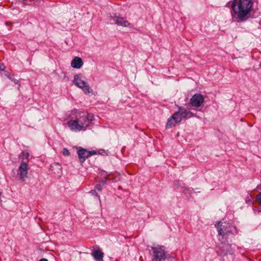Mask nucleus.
Wrapping results in <instances>:
<instances>
[{"instance_id":"f257e3e1","label":"nucleus","mask_w":261,"mask_h":261,"mask_svg":"<svg viewBox=\"0 0 261 261\" xmlns=\"http://www.w3.org/2000/svg\"><path fill=\"white\" fill-rule=\"evenodd\" d=\"M253 0H233L231 2L232 18L238 21H244L251 12Z\"/></svg>"},{"instance_id":"f03ea898","label":"nucleus","mask_w":261,"mask_h":261,"mask_svg":"<svg viewBox=\"0 0 261 261\" xmlns=\"http://www.w3.org/2000/svg\"><path fill=\"white\" fill-rule=\"evenodd\" d=\"M178 111L175 112L168 119L166 127L170 128L174 126L176 124L180 122L182 118H190L193 116L190 111H187L185 108L179 107Z\"/></svg>"},{"instance_id":"9d476101","label":"nucleus","mask_w":261,"mask_h":261,"mask_svg":"<svg viewBox=\"0 0 261 261\" xmlns=\"http://www.w3.org/2000/svg\"><path fill=\"white\" fill-rule=\"evenodd\" d=\"M111 17L114 22L118 25H121L124 27H132V24L125 18L120 17L116 15L111 16Z\"/></svg>"},{"instance_id":"6e6552de","label":"nucleus","mask_w":261,"mask_h":261,"mask_svg":"<svg viewBox=\"0 0 261 261\" xmlns=\"http://www.w3.org/2000/svg\"><path fill=\"white\" fill-rule=\"evenodd\" d=\"M28 173V164L26 162H22L18 168V175L21 181H24L27 177Z\"/></svg>"},{"instance_id":"412c9836","label":"nucleus","mask_w":261,"mask_h":261,"mask_svg":"<svg viewBox=\"0 0 261 261\" xmlns=\"http://www.w3.org/2000/svg\"><path fill=\"white\" fill-rule=\"evenodd\" d=\"M5 74L6 76H7L10 79H11V78L9 76V75H8V72L6 71H5Z\"/></svg>"},{"instance_id":"dca6fc26","label":"nucleus","mask_w":261,"mask_h":261,"mask_svg":"<svg viewBox=\"0 0 261 261\" xmlns=\"http://www.w3.org/2000/svg\"><path fill=\"white\" fill-rule=\"evenodd\" d=\"M102 189V186L100 184L97 185L95 187V190L98 191H100Z\"/></svg>"},{"instance_id":"0eeeda50","label":"nucleus","mask_w":261,"mask_h":261,"mask_svg":"<svg viewBox=\"0 0 261 261\" xmlns=\"http://www.w3.org/2000/svg\"><path fill=\"white\" fill-rule=\"evenodd\" d=\"M217 228L219 235L222 236L228 234L231 232L230 226L226 223H223L221 222H219L217 225Z\"/></svg>"},{"instance_id":"6ab92c4d","label":"nucleus","mask_w":261,"mask_h":261,"mask_svg":"<svg viewBox=\"0 0 261 261\" xmlns=\"http://www.w3.org/2000/svg\"><path fill=\"white\" fill-rule=\"evenodd\" d=\"M257 199L258 200L259 203L261 204V192L257 196Z\"/></svg>"},{"instance_id":"aec40b11","label":"nucleus","mask_w":261,"mask_h":261,"mask_svg":"<svg viewBox=\"0 0 261 261\" xmlns=\"http://www.w3.org/2000/svg\"><path fill=\"white\" fill-rule=\"evenodd\" d=\"M12 80L15 83H16V84L18 83V81L17 80L14 79V80Z\"/></svg>"},{"instance_id":"4468645a","label":"nucleus","mask_w":261,"mask_h":261,"mask_svg":"<svg viewBox=\"0 0 261 261\" xmlns=\"http://www.w3.org/2000/svg\"><path fill=\"white\" fill-rule=\"evenodd\" d=\"M30 156V154L28 152H22L19 155V157L20 159L22 160H24L25 159H28Z\"/></svg>"},{"instance_id":"39448f33","label":"nucleus","mask_w":261,"mask_h":261,"mask_svg":"<svg viewBox=\"0 0 261 261\" xmlns=\"http://www.w3.org/2000/svg\"><path fill=\"white\" fill-rule=\"evenodd\" d=\"M73 82L75 85L82 89L85 93L89 94L91 92L90 87L85 81V77L82 74L75 75Z\"/></svg>"},{"instance_id":"ddd939ff","label":"nucleus","mask_w":261,"mask_h":261,"mask_svg":"<svg viewBox=\"0 0 261 261\" xmlns=\"http://www.w3.org/2000/svg\"><path fill=\"white\" fill-rule=\"evenodd\" d=\"M83 64L82 59L80 57H75L71 61V66L74 68L79 69Z\"/></svg>"},{"instance_id":"1a4fd4ad","label":"nucleus","mask_w":261,"mask_h":261,"mask_svg":"<svg viewBox=\"0 0 261 261\" xmlns=\"http://www.w3.org/2000/svg\"><path fill=\"white\" fill-rule=\"evenodd\" d=\"M203 102V97L200 94H195L190 99V103L194 107H199L201 106Z\"/></svg>"},{"instance_id":"423d86ee","label":"nucleus","mask_w":261,"mask_h":261,"mask_svg":"<svg viewBox=\"0 0 261 261\" xmlns=\"http://www.w3.org/2000/svg\"><path fill=\"white\" fill-rule=\"evenodd\" d=\"M78 157L81 163H84L87 158L96 153L94 150L88 151L82 147H79L77 151Z\"/></svg>"},{"instance_id":"4be33fe9","label":"nucleus","mask_w":261,"mask_h":261,"mask_svg":"<svg viewBox=\"0 0 261 261\" xmlns=\"http://www.w3.org/2000/svg\"><path fill=\"white\" fill-rule=\"evenodd\" d=\"M39 261H48L47 259L42 258Z\"/></svg>"},{"instance_id":"20e7f679","label":"nucleus","mask_w":261,"mask_h":261,"mask_svg":"<svg viewBox=\"0 0 261 261\" xmlns=\"http://www.w3.org/2000/svg\"><path fill=\"white\" fill-rule=\"evenodd\" d=\"M151 249L153 252L152 261H165L167 256L165 247L164 246H153Z\"/></svg>"},{"instance_id":"f8f14e48","label":"nucleus","mask_w":261,"mask_h":261,"mask_svg":"<svg viewBox=\"0 0 261 261\" xmlns=\"http://www.w3.org/2000/svg\"><path fill=\"white\" fill-rule=\"evenodd\" d=\"M91 255L95 261H104V253L99 249L93 251Z\"/></svg>"},{"instance_id":"f3484780","label":"nucleus","mask_w":261,"mask_h":261,"mask_svg":"<svg viewBox=\"0 0 261 261\" xmlns=\"http://www.w3.org/2000/svg\"><path fill=\"white\" fill-rule=\"evenodd\" d=\"M5 69V66L4 64L0 62V71H4Z\"/></svg>"},{"instance_id":"a211bd4d","label":"nucleus","mask_w":261,"mask_h":261,"mask_svg":"<svg viewBox=\"0 0 261 261\" xmlns=\"http://www.w3.org/2000/svg\"><path fill=\"white\" fill-rule=\"evenodd\" d=\"M90 193L93 195H95L96 196H98V193L97 192V191L95 189L93 190H91Z\"/></svg>"},{"instance_id":"9b49d317","label":"nucleus","mask_w":261,"mask_h":261,"mask_svg":"<svg viewBox=\"0 0 261 261\" xmlns=\"http://www.w3.org/2000/svg\"><path fill=\"white\" fill-rule=\"evenodd\" d=\"M68 126L72 131L77 132L81 130V127L79 122L75 120H71L67 122Z\"/></svg>"},{"instance_id":"2eb2a0df","label":"nucleus","mask_w":261,"mask_h":261,"mask_svg":"<svg viewBox=\"0 0 261 261\" xmlns=\"http://www.w3.org/2000/svg\"><path fill=\"white\" fill-rule=\"evenodd\" d=\"M62 153L64 155H69L70 154V152L67 148H64L62 150Z\"/></svg>"},{"instance_id":"7ed1b4c3","label":"nucleus","mask_w":261,"mask_h":261,"mask_svg":"<svg viewBox=\"0 0 261 261\" xmlns=\"http://www.w3.org/2000/svg\"><path fill=\"white\" fill-rule=\"evenodd\" d=\"M72 115H74L75 120L81 127V130H85L91 122L94 120V116L85 112H81L76 109L71 111Z\"/></svg>"}]
</instances>
